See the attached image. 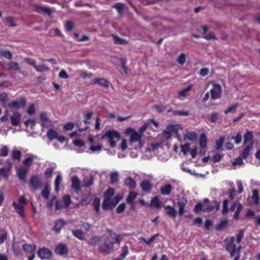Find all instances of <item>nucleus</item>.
Instances as JSON below:
<instances>
[{
	"label": "nucleus",
	"instance_id": "680f3d73",
	"mask_svg": "<svg viewBox=\"0 0 260 260\" xmlns=\"http://www.w3.org/2000/svg\"><path fill=\"white\" fill-rule=\"evenodd\" d=\"M190 150V144L186 143L184 145H181V151L184 155H186Z\"/></svg>",
	"mask_w": 260,
	"mask_h": 260
},
{
	"label": "nucleus",
	"instance_id": "7c9ffc66",
	"mask_svg": "<svg viewBox=\"0 0 260 260\" xmlns=\"http://www.w3.org/2000/svg\"><path fill=\"white\" fill-rule=\"evenodd\" d=\"M161 202L159 200L158 197L156 196L151 200L149 206L155 208H159L161 207Z\"/></svg>",
	"mask_w": 260,
	"mask_h": 260
},
{
	"label": "nucleus",
	"instance_id": "e433bc0d",
	"mask_svg": "<svg viewBox=\"0 0 260 260\" xmlns=\"http://www.w3.org/2000/svg\"><path fill=\"white\" fill-rule=\"evenodd\" d=\"M36 11L41 14H45L50 15L51 13V10L48 8L42 7L41 6L36 7Z\"/></svg>",
	"mask_w": 260,
	"mask_h": 260
},
{
	"label": "nucleus",
	"instance_id": "8fccbe9b",
	"mask_svg": "<svg viewBox=\"0 0 260 260\" xmlns=\"http://www.w3.org/2000/svg\"><path fill=\"white\" fill-rule=\"evenodd\" d=\"M243 207L242 205L240 203H239L238 204V206L237 207V209L235 212V214H234L233 218L234 219L237 220L239 218V214L240 212L242 211Z\"/></svg>",
	"mask_w": 260,
	"mask_h": 260
},
{
	"label": "nucleus",
	"instance_id": "6e6552de",
	"mask_svg": "<svg viewBox=\"0 0 260 260\" xmlns=\"http://www.w3.org/2000/svg\"><path fill=\"white\" fill-rule=\"evenodd\" d=\"M29 185L33 190L40 189L42 186V181L37 175L32 176L29 181Z\"/></svg>",
	"mask_w": 260,
	"mask_h": 260
},
{
	"label": "nucleus",
	"instance_id": "7ed1b4c3",
	"mask_svg": "<svg viewBox=\"0 0 260 260\" xmlns=\"http://www.w3.org/2000/svg\"><path fill=\"white\" fill-rule=\"evenodd\" d=\"M119 133L113 129L107 131L102 137V139L108 138V142L110 147L111 148H114L116 146V142L119 140Z\"/></svg>",
	"mask_w": 260,
	"mask_h": 260
},
{
	"label": "nucleus",
	"instance_id": "39448f33",
	"mask_svg": "<svg viewBox=\"0 0 260 260\" xmlns=\"http://www.w3.org/2000/svg\"><path fill=\"white\" fill-rule=\"evenodd\" d=\"M22 248L27 255L28 260H34L36 256V245L34 244L25 243L23 245Z\"/></svg>",
	"mask_w": 260,
	"mask_h": 260
},
{
	"label": "nucleus",
	"instance_id": "338daca9",
	"mask_svg": "<svg viewBox=\"0 0 260 260\" xmlns=\"http://www.w3.org/2000/svg\"><path fill=\"white\" fill-rule=\"evenodd\" d=\"M36 111V109L35 105L34 104H30L27 110V113L29 115H32L35 114Z\"/></svg>",
	"mask_w": 260,
	"mask_h": 260
},
{
	"label": "nucleus",
	"instance_id": "6e6d98bb",
	"mask_svg": "<svg viewBox=\"0 0 260 260\" xmlns=\"http://www.w3.org/2000/svg\"><path fill=\"white\" fill-rule=\"evenodd\" d=\"M239 106L238 103L234 104L229 107L226 110L224 111V114H228L229 113H235L236 111V109L237 107Z\"/></svg>",
	"mask_w": 260,
	"mask_h": 260
},
{
	"label": "nucleus",
	"instance_id": "f3484780",
	"mask_svg": "<svg viewBox=\"0 0 260 260\" xmlns=\"http://www.w3.org/2000/svg\"><path fill=\"white\" fill-rule=\"evenodd\" d=\"M21 114L18 112H15L10 117L11 123L13 126H17L20 124Z\"/></svg>",
	"mask_w": 260,
	"mask_h": 260
},
{
	"label": "nucleus",
	"instance_id": "a211bd4d",
	"mask_svg": "<svg viewBox=\"0 0 260 260\" xmlns=\"http://www.w3.org/2000/svg\"><path fill=\"white\" fill-rule=\"evenodd\" d=\"M92 82L93 84H98L106 88H108L110 84L109 81L104 78H95Z\"/></svg>",
	"mask_w": 260,
	"mask_h": 260
},
{
	"label": "nucleus",
	"instance_id": "cd10ccee",
	"mask_svg": "<svg viewBox=\"0 0 260 260\" xmlns=\"http://www.w3.org/2000/svg\"><path fill=\"white\" fill-rule=\"evenodd\" d=\"M12 204L20 216L22 218L24 217L25 216V212L23 206L21 205H18V204L15 202H13Z\"/></svg>",
	"mask_w": 260,
	"mask_h": 260
},
{
	"label": "nucleus",
	"instance_id": "6ab92c4d",
	"mask_svg": "<svg viewBox=\"0 0 260 260\" xmlns=\"http://www.w3.org/2000/svg\"><path fill=\"white\" fill-rule=\"evenodd\" d=\"M106 232L109 233V235L106 237L109 238H112V239L116 240V241L118 244L120 243L123 235H117L115 233L113 232L112 230L109 229H106Z\"/></svg>",
	"mask_w": 260,
	"mask_h": 260
},
{
	"label": "nucleus",
	"instance_id": "ddd939ff",
	"mask_svg": "<svg viewBox=\"0 0 260 260\" xmlns=\"http://www.w3.org/2000/svg\"><path fill=\"white\" fill-rule=\"evenodd\" d=\"M253 138L254 136L253 132L246 130V132L244 135L243 145H246L248 144H251V143H252L253 145L254 143V142L253 140Z\"/></svg>",
	"mask_w": 260,
	"mask_h": 260
},
{
	"label": "nucleus",
	"instance_id": "5701e85b",
	"mask_svg": "<svg viewBox=\"0 0 260 260\" xmlns=\"http://www.w3.org/2000/svg\"><path fill=\"white\" fill-rule=\"evenodd\" d=\"M136 181L131 177H126L124 182V185L128 187L130 189H134L136 186Z\"/></svg>",
	"mask_w": 260,
	"mask_h": 260
},
{
	"label": "nucleus",
	"instance_id": "13d9d810",
	"mask_svg": "<svg viewBox=\"0 0 260 260\" xmlns=\"http://www.w3.org/2000/svg\"><path fill=\"white\" fill-rule=\"evenodd\" d=\"M159 235V234H156L152 237H151L148 240H147L144 237H141L140 239L142 241H143L146 244H147L148 245H150L151 243L154 241L156 238Z\"/></svg>",
	"mask_w": 260,
	"mask_h": 260
},
{
	"label": "nucleus",
	"instance_id": "9b49d317",
	"mask_svg": "<svg viewBox=\"0 0 260 260\" xmlns=\"http://www.w3.org/2000/svg\"><path fill=\"white\" fill-rule=\"evenodd\" d=\"M52 254L51 251L45 247L40 248L38 251V256L42 259H50L52 256Z\"/></svg>",
	"mask_w": 260,
	"mask_h": 260
},
{
	"label": "nucleus",
	"instance_id": "37998d69",
	"mask_svg": "<svg viewBox=\"0 0 260 260\" xmlns=\"http://www.w3.org/2000/svg\"><path fill=\"white\" fill-rule=\"evenodd\" d=\"M137 194L133 191L129 192L128 196L126 198V202L128 204H131L133 203V201L136 198Z\"/></svg>",
	"mask_w": 260,
	"mask_h": 260
},
{
	"label": "nucleus",
	"instance_id": "3c124183",
	"mask_svg": "<svg viewBox=\"0 0 260 260\" xmlns=\"http://www.w3.org/2000/svg\"><path fill=\"white\" fill-rule=\"evenodd\" d=\"M232 139L234 140L235 143L237 145H239L242 141V133L241 132H239L236 134V135L233 136Z\"/></svg>",
	"mask_w": 260,
	"mask_h": 260
},
{
	"label": "nucleus",
	"instance_id": "f03ea898",
	"mask_svg": "<svg viewBox=\"0 0 260 260\" xmlns=\"http://www.w3.org/2000/svg\"><path fill=\"white\" fill-rule=\"evenodd\" d=\"M116 240L106 237L102 244L99 245V251L104 254H108L114 251V244Z\"/></svg>",
	"mask_w": 260,
	"mask_h": 260
},
{
	"label": "nucleus",
	"instance_id": "a878e982",
	"mask_svg": "<svg viewBox=\"0 0 260 260\" xmlns=\"http://www.w3.org/2000/svg\"><path fill=\"white\" fill-rule=\"evenodd\" d=\"M199 145L202 149H205L207 147V138L205 133H202L199 139Z\"/></svg>",
	"mask_w": 260,
	"mask_h": 260
},
{
	"label": "nucleus",
	"instance_id": "473e14b6",
	"mask_svg": "<svg viewBox=\"0 0 260 260\" xmlns=\"http://www.w3.org/2000/svg\"><path fill=\"white\" fill-rule=\"evenodd\" d=\"M121 253L120 254L119 256L117 258H113V260H123L128 252V246L126 245H124L121 249Z\"/></svg>",
	"mask_w": 260,
	"mask_h": 260
},
{
	"label": "nucleus",
	"instance_id": "9d476101",
	"mask_svg": "<svg viewBox=\"0 0 260 260\" xmlns=\"http://www.w3.org/2000/svg\"><path fill=\"white\" fill-rule=\"evenodd\" d=\"M234 237H231L230 242L226 245L225 249L230 253L231 257H233L236 254L237 250L239 249V247H236V244L234 243Z\"/></svg>",
	"mask_w": 260,
	"mask_h": 260
},
{
	"label": "nucleus",
	"instance_id": "4c0bfd02",
	"mask_svg": "<svg viewBox=\"0 0 260 260\" xmlns=\"http://www.w3.org/2000/svg\"><path fill=\"white\" fill-rule=\"evenodd\" d=\"M228 221L226 219H224L221 221L220 223L216 225L215 229L217 231H222L225 228L228 226Z\"/></svg>",
	"mask_w": 260,
	"mask_h": 260
},
{
	"label": "nucleus",
	"instance_id": "f704fd0d",
	"mask_svg": "<svg viewBox=\"0 0 260 260\" xmlns=\"http://www.w3.org/2000/svg\"><path fill=\"white\" fill-rule=\"evenodd\" d=\"M50 185L48 184H46L44 188L42 191V196L45 199L48 200L50 196Z\"/></svg>",
	"mask_w": 260,
	"mask_h": 260
},
{
	"label": "nucleus",
	"instance_id": "dca6fc26",
	"mask_svg": "<svg viewBox=\"0 0 260 260\" xmlns=\"http://www.w3.org/2000/svg\"><path fill=\"white\" fill-rule=\"evenodd\" d=\"M55 252L60 255H67L68 253V249L66 244H60L56 246L55 249Z\"/></svg>",
	"mask_w": 260,
	"mask_h": 260
},
{
	"label": "nucleus",
	"instance_id": "e2e57ef3",
	"mask_svg": "<svg viewBox=\"0 0 260 260\" xmlns=\"http://www.w3.org/2000/svg\"><path fill=\"white\" fill-rule=\"evenodd\" d=\"M8 147L6 145H3L0 149V156L6 157L8 155Z\"/></svg>",
	"mask_w": 260,
	"mask_h": 260
},
{
	"label": "nucleus",
	"instance_id": "a19ab883",
	"mask_svg": "<svg viewBox=\"0 0 260 260\" xmlns=\"http://www.w3.org/2000/svg\"><path fill=\"white\" fill-rule=\"evenodd\" d=\"M73 235L80 240H84L85 233L80 230L72 231Z\"/></svg>",
	"mask_w": 260,
	"mask_h": 260
},
{
	"label": "nucleus",
	"instance_id": "f8f14e48",
	"mask_svg": "<svg viewBox=\"0 0 260 260\" xmlns=\"http://www.w3.org/2000/svg\"><path fill=\"white\" fill-rule=\"evenodd\" d=\"M88 141L90 143L89 150L92 152H98L102 150L103 146L102 144H98L95 142L93 137L89 136L88 138Z\"/></svg>",
	"mask_w": 260,
	"mask_h": 260
},
{
	"label": "nucleus",
	"instance_id": "aec40b11",
	"mask_svg": "<svg viewBox=\"0 0 260 260\" xmlns=\"http://www.w3.org/2000/svg\"><path fill=\"white\" fill-rule=\"evenodd\" d=\"M253 148V146L252 143H251V144L246 145V146L241 153L242 157H244V158H247L250 155Z\"/></svg>",
	"mask_w": 260,
	"mask_h": 260
},
{
	"label": "nucleus",
	"instance_id": "0e129e2a",
	"mask_svg": "<svg viewBox=\"0 0 260 260\" xmlns=\"http://www.w3.org/2000/svg\"><path fill=\"white\" fill-rule=\"evenodd\" d=\"M176 61L181 65L184 64L186 61V56L185 54L181 53L176 59Z\"/></svg>",
	"mask_w": 260,
	"mask_h": 260
},
{
	"label": "nucleus",
	"instance_id": "2f4dec72",
	"mask_svg": "<svg viewBox=\"0 0 260 260\" xmlns=\"http://www.w3.org/2000/svg\"><path fill=\"white\" fill-rule=\"evenodd\" d=\"M72 187L76 191H78L80 189V182L76 176H74L72 178Z\"/></svg>",
	"mask_w": 260,
	"mask_h": 260
},
{
	"label": "nucleus",
	"instance_id": "bf43d9fd",
	"mask_svg": "<svg viewBox=\"0 0 260 260\" xmlns=\"http://www.w3.org/2000/svg\"><path fill=\"white\" fill-rule=\"evenodd\" d=\"M37 157L31 154H26L25 155V159L22 162H32L34 159Z\"/></svg>",
	"mask_w": 260,
	"mask_h": 260
},
{
	"label": "nucleus",
	"instance_id": "4d7b16f0",
	"mask_svg": "<svg viewBox=\"0 0 260 260\" xmlns=\"http://www.w3.org/2000/svg\"><path fill=\"white\" fill-rule=\"evenodd\" d=\"M35 69L36 70V71L38 72H43L45 71H48L49 70V68H48L46 65L45 64H42L39 66H36L35 67Z\"/></svg>",
	"mask_w": 260,
	"mask_h": 260
},
{
	"label": "nucleus",
	"instance_id": "c85d7f7f",
	"mask_svg": "<svg viewBox=\"0 0 260 260\" xmlns=\"http://www.w3.org/2000/svg\"><path fill=\"white\" fill-rule=\"evenodd\" d=\"M140 187L144 191L149 192L152 188V185L148 180H143L141 184Z\"/></svg>",
	"mask_w": 260,
	"mask_h": 260
},
{
	"label": "nucleus",
	"instance_id": "b1692460",
	"mask_svg": "<svg viewBox=\"0 0 260 260\" xmlns=\"http://www.w3.org/2000/svg\"><path fill=\"white\" fill-rule=\"evenodd\" d=\"M102 237L99 236H91L88 241V244L91 246H95L100 242L101 241Z\"/></svg>",
	"mask_w": 260,
	"mask_h": 260
},
{
	"label": "nucleus",
	"instance_id": "a18cd8bd",
	"mask_svg": "<svg viewBox=\"0 0 260 260\" xmlns=\"http://www.w3.org/2000/svg\"><path fill=\"white\" fill-rule=\"evenodd\" d=\"M224 139V136H221L218 140H216V149L217 150H220L222 148Z\"/></svg>",
	"mask_w": 260,
	"mask_h": 260
},
{
	"label": "nucleus",
	"instance_id": "4468645a",
	"mask_svg": "<svg viewBox=\"0 0 260 260\" xmlns=\"http://www.w3.org/2000/svg\"><path fill=\"white\" fill-rule=\"evenodd\" d=\"M115 206L112 199H104L102 204V208L104 210L108 211L113 209Z\"/></svg>",
	"mask_w": 260,
	"mask_h": 260
},
{
	"label": "nucleus",
	"instance_id": "423d86ee",
	"mask_svg": "<svg viewBox=\"0 0 260 260\" xmlns=\"http://www.w3.org/2000/svg\"><path fill=\"white\" fill-rule=\"evenodd\" d=\"M26 101L24 97H21L18 101L14 100L9 103L8 107L11 110H18L25 107Z\"/></svg>",
	"mask_w": 260,
	"mask_h": 260
},
{
	"label": "nucleus",
	"instance_id": "4be33fe9",
	"mask_svg": "<svg viewBox=\"0 0 260 260\" xmlns=\"http://www.w3.org/2000/svg\"><path fill=\"white\" fill-rule=\"evenodd\" d=\"M21 155V152L16 149H13L11 152V156L13 161H20Z\"/></svg>",
	"mask_w": 260,
	"mask_h": 260
},
{
	"label": "nucleus",
	"instance_id": "c03bdc74",
	"mask_svg": "<svg viewBox=\"0 0 260 260\" xmlns=\"http://www.w3.org/2000/svg\"><path fill=\"white\" fill-rule=\"evenodd\" d=\"M8 100V94L6 92H2L0 94V102L2 105L5 107L6 106V102Z\"/></svg>",
	"mask_w": 260,
	"mask_h": 260
},
{
	"label": "nucleus",
	"instance_id": "58836bf2",
	"mask_svg": "<svg viewBox=\"0 0 260 260\" xmlns=\"http://www.w3.org/2000/svg\"><path fill=\"white\" fill-rule=\"evenodd\" d=\"M92 204L96 214L99 215L100 214V199L99 198H95L93 201Z\"/></svg>",
	"mask_w": 260,
	"mask_h": 260
},
{
	"label": "nucleus",
	"instance_id": "c9c22d12",
	"mask_svg": "<svg viewBox=\"0 0 260 260\" xmlns=\"http://www.w3.org/2000/svg\"><path fill=\"white\" fill-rule=\"evenodd\" d=\"M253 203L257 205L259 203V197L258 194V190L257 189H254L252 190V195L251 197Z\"/></svg>",
	"mask_w": 260,
	"mask_h": 260
},
{
	"label": "nucleus",
	"instance_id": "49530a36",
	"mask_svg": "<svg viewBox=\"0 0 260 260\" xmlns=\"http://www.w3.org/2000/svg\"><path fill=\"white\" fill-rule=\"evenodd\" d=\"M186 138L191 141H194L197 139V134L195 132H189L186 135Z\"/></svg>",
	"mask_w": 260,
	"mask_h": 260
},
{
	"label": "nucleus",
	"instance_id": "774afa93",
	"mask_svg": "<svg viewBox=\"0 0 260 260\" xmlns=\"http://www.w3.org/2000/svg\"><path fill=\"white\" fill-rule=\"evenodd\" d=\"M73 144L77 147L81 148L85 145V143L81 139H78L73 141Z\"/></svg>",
	"mask_w": 260,
	"mask_h": 260
},
{
	"label": "nucleus",
	"instance_id": "412c9836",
	"mask_svg": "<svg viewBox=\"0 0 260 260\" xmlns=\"http://www.w3.org/2000/svg\"><path fill=\"white\" fill-rule=\"evenodd\" d=\"M12 250L14 255L16 256H19L22 253V251L19 245V243L14 242V240L12 241Z\"/></svg>",
	"mask_w": 260,
	"mask_h": 260
},
{
	"label": "nucleus",
	"instance_id": "de8ad7c7",
	"mask_svg": "<svg viewBox=\"0 0 260 260\" xmlns=\"http://www.w3.org/2000/svg\"><path fill=\"white\" fill-rule=\"evenodd\" d=\"M192 88V85H188L186 88L183 90L180 91L178 93V95L180 97L185 98L187 95V92L189 91Z\"/></svg>",
	"mask_w": 260,
	"mask_h": 260
},
{
	"label": "nucleus",
	"instance_id": "f257e3e1",
	"mask_svg": "<svg viewBox=\"0 0 260 260\" xmlns=\"http://www.w3.org/2000/svg\"><path fill=\"white\" fill-rule=\"evenodd\" d=\"M209 200L208 198H205L203 200V203L198 202L194 206L193 212L196 213H199L201 211L203 212L210 213L214 209L216 211L219 209L220 207V202L216 201H214L212 205L209 204Z\"/></svg>",
	"mask_w": 260,
	"mask_h": 260
},
{
	"label": "nucleus",
	"instance_id": "5fc2aeb1",
	"mask_svg": "<svg viewBox=\"0 0 260 260\" xmlns=\"http://www.w3.org/2000/svg\"><path fill=\"white\" fill-rule=\"evenodd\" d=\"M174 130H175V131L177 132V131L176 129H174L172 125L171 126V129H170L169 127H168V130H165L163 131L162 134L164 137L167 139H170L171 137V132Z\"/></svg>",
	"mask_w": 260,
	"mask_h": 260
},
{
	"label": "nucleus",
	"instance_id": "1a4fd4ad",
	"mask_svg": "<svg viewBox=\"0 0 260 260\" xmlns=\"http://www.w3.org/2000/svg\"><path fill=\"white\" fill-rule=\"evenodd\" d=\"M26 166L21 167L17 170V175L20 181H26V174L31 164H25Z\"/></svg>",
	"mask_w": 260,
	"mask_h": 260
},
{
	"label": "nucleus",
	"instance_id": "20e7f679",
	"mask_svg": "<svg viewBox=\"0 0 260 260\" xmlns=\"http://www.w3.org/2000/svg\"><path fill=\"white\" fill-rule=\"evenodd\" d=\"M125 134L131 135L129 138V145H132L135 142H138V147L141 148L143 146V142L141 140V136L136 132L134 128H128L126 129Z\"/></svg>",
	"mask_w": 260,
	"mask_h": 260
},
{
	"label": "nucleus",
	"instance_id": "393cba45",
	"mask_svg": "<svg viewBox=\"0 0 260 260\" xmlns=\"http://www.w3.org/2000/svg\"><path fill=\"white\" fill-rule=\"evenodd\" d=\"M65 224V221L63 219L56 220L53 227L54 231L56 233H58L60 230L64 226Z\"/></svg>",
	"mask_w": 260,
	"mask_h": 260
},
{
	"label": "nucleus",
	"instance_id": "864d4df0",
	"mask_svg": "<svg viewBox=\"0 0 260 260\" xmlns=\"http://www.w3.org/2000/svg\"><path fill=\"white\" fill-rule=\"evenodd\" d=\"M120 66H121V69L123 70L124 74L126 75H128V69L126 66V61L125 58H120Z\"/></svg>",
	"mask_w": 260,
	"mask_h": 260
},
{
	"label": "nucleus",
	"instance_id": "052dcab7",
	"mask_svg": "<svg viewBox=\"0 0 260 260\" xmlns=\"http://www.w3.org/2000/svg\"><path fill=\"white\" fill-rule=\"evenodd\" d=\"M10 70L12 71H18L19 73H21L20 72V68L19 67V65L18 63L11 61V65H10Z\"/></svg>",
	"mask_w": 260,
	"mask_h": 260
},
{
	"label": "nucleus",
	"instance_id": "603ef678",
	"mask_svg": "<svg viewBox=\"0 0 260 260\" xmlns=\"http://www.w3.org/2000/svg\"><path fill=\"white\" fill-rule=\"evenodd\" d=\"M114 194V189L113 188L109 187L105 192L104 199H112Z\"/></svg>",
	"mask_w": 260,
	"mask_h": 260
},
{
	"label": "nucleus",
	"instance_id": "ea45409f",
	"mask_svg": "<svg viewBox=\"0 0 260 260\" xmlns=\"http://www.w3.org/2000/svg\"><path fill=\"white\" fill-rule=\"evenodd\" d=\"M57 132L52 128L49 129L47 133L48 138L51 141L54 139H56V138H57Z\"/></svg>",
	"mask_w": 260,
	"mask_h": 260
},
{
	"label": "nucleus",
	"instance_id": "2eb2a0df",
	"mask_svg": "<svg viewBox=\"0 0 260 260\" xmlns=\"http://www.w3.org/2000/svg\"><path fill=\"white\" fill-rule=\"evenodd\" d=\"M187 203L188 201L185 198L182 197L178 199L177 205L179 207L178 213L180 216H182L184 212V208Z\"/></svg>",
	"mask_w": 260,
	"mask_h": 260
},
{
	"label": "nucleus",
	"instance_id": "bb28decb",
	"mask_svg": "<svg viewBox=\"0 0 260 260\" xmlns=\"http://www.w3.org/2000/svg\"><path fill=\"white\" fill-rule=\"evenodd\" d=\"M165 209L167 210L166 211V214L167 215L172 218H174L177 216V212L174 207L170 205L165 206Z\"/></svg>",
	"mask_w": 260,
	"mask_h": 260
},
{
	"label": "nucleus",
	"instance_id": "c756f323",
	"mask_svg": "<svg viewBox=\"0 0 260 260\" xmlns=\"http://www.w3.org/2000/svg\"><path fill=\"white\" fill-rule=\"evenodd\" d=\"M94 177L92 175H90L88 177H85L83 180V187L88 188L91 186L93 183Z\"/></svg>",
	"mask_w": 260,
	"mask_h": 260
},
{
	"label": "nucleus",
	"instance_id": "09e8293b",
	"mask_svg": "<svg viewBox=\"0 0 260 260\" xmlns=\"http://www.w3.org/2000/svg\"><path fill=\"white\" fill-rule=\"evenodd\" d=\"M62 200L65 208H68L71 203V197L68 194H65L62 197Z\"/></svg>",
	"mask_w": 260,
	"mask_h": 260
},
{
	"label": "nucleus",
	"instance_id": "69168bd1",
	"mask_svg": "<svg viewBox=\"0 0 260 260\" xmlns=\"http://www.w3.org/2000/svg\"><path fill=\"white\" fill-rule=\"evenodd\" d=\"M62 180V177L60 175H58L55 180V190L58 191L59 189V185Z\"/></svg>",
	"mask_w": 260,
	"mask_h": 260
},
{
	"label": "nucleus",
	"instance_id": "0eeeda50",
	"mask_svg": "<svg viewBox=\"0 0 260 260\" xmlns=\"http://www.w3.org/2000/svg\"><path fill=\"white\" fill-rule=\"evenodd\" d=\"M211 99L215 100L219 99L221 96L222 88L221 86L217 83H213V87L210 89Z\"/></svg>",
	"mask_w": 260,
	"mask_h": 260
},
{
	"label": "nucleus",
	"instance_id": "72a5a7b5",
	"mask_svg": "<svg viewBox=\"0 0 260 260\" xmlns=\"http://www.w3.org/2000/svg\"><path fill=\"white\" fill-rule=\"evenodd\" d=\"M172 186L171 184H168L162 186L160 188L161 193L163 195H169L171 193Z\"/></svg>",
	"mask_w": 260,
	"mask_h": 260
},
{
	"label": "nucleus",
	"instance_id": "79ce46f5",
	"mask_svg": "<svg viewBox=\"0 0 260 260\" xmlns=\"http://www.w3.org/2000/svg\"><path fill=\"white\" fill-rule=\"evenodd\" d=\"M0 56L9 60L11 59L12 57V54L10 51L5 50L3 49H0Z\"/></svg>",
	"mask_w": 260,
	"mask_h": 260
}]
</instances>
